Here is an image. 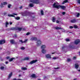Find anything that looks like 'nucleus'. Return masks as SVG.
Wrapping results in <instances>:
<instances>
[{"label":"nucleus","mask_w":80,"mask_h":80,"mask_svg":"<svg viewBox=\"0 0 80 80\" xmlns=\"http://www.w3.org/2000/svg\"><path fill=\"white\" fill-rule=\"evenodd\" d=\"M56 2L54 3V4L52 5L53 8H57V9H59V8H62V10H65V8H66V7L64 6H61L60 5H57Z\"/></svg>","instance_id":"1"},{"label":"nucleus","mask_w":80,"mask_h":80,"mask_svg":"<svg viewBox=\"0 0 80 80\" xmlns=\"http://www.w3.org/2000/svg\"><path fill=\"white\" fill-rule=\"evenodd\" d=\"M42 49V52L43 53V54H45V53H46V52H47V51H46V50H45V48H46V46L45 45H42L41 47Z\"/></svg>","instance_id":"2"},{"label":"nucleus","mask_w":80,"mask_h":80,"mask_svg":"<svg viewBox=\"0 0 80 80\" xmlns=\"http://www.w3.org/2000/svg\"><path fill=\"white\" fill-rule=\"evenodd\" d=\"M25 13V15H24V14H23V15L24 16H27L29 15H30L31 14V12H28V11H25L24 12Z\"/></svg>","instance_id":"3"},{"label":"nucleus","mask_w":80,"mask_h":80,"mask_svg":"<svg viewBox=\"0 0 80 80\" xmlns=\"http://www.w3.org/2000/svg\"><path fill=\"white\" fill-rule=\"evenodd\" d=\"M22 29V28H20L18 27L16 28L14 27V30H18L19 31H21Z\"/></svg>","instance_id":"4"},{"label":"nucleus","mask_w":80,"mask_h":80,"mask_svg":"<svg viewBox=\"0 0 80 80\" xmlns=\"http://www.w3.org/2000/svg\"><path fill=\"white\" fill-rule=\"evenodd\" d=\"M38 61V60H37V59L33 60L30 62L29 63V64H31V65H32L33 64V63H36Z\"/></svg>","instance_id":"5"},{"label":"nucleus","mask_w":80,"mask_h":80,"mask_svg":"<svg viewBox=\"0 0 80 80\" xmlns=\"http://www.w3.org/2000/svg\"><path fill=\"white\" fill-rule=\"evenodd\" d=\"M6 42H5V40L2 39L0 40V45H2V44H3V43H5Z\"/></svg>","instance_id":"6"},{"label":"nucleus","mask_w":80,"mask_h":80,"mask_svg":"<svg viewBox=\"0 0 80 80\" xmlns=\"http://www.w3.org/2000/svg\"><path fill=\"white\" fill-rule=\"evenodd\" d=\"M37 46H40V45L42 44V42L40 40H38L37 41Z\"/></svg>","instance_id":"7"},{"label":"nucleus","mask_w":80,"mask_h":80,"mask_svg":"<svg viewBox=\"0 0 80 80\" xmlns=\"http://www.w3.org/2000/svg\"><path fill=\"white\" fill-rule=\"evenodd\" d=\"M77 22V20L76 19L74 18L72 20H71L70 22L71 23H76Z\"/></svg>","instance_id":"8"},{"label":"nucleus","mask_w":80,"mask_h":80,"mask_svg":"<svg viewBox=\"0 0 80 80\" xmlns=\"http://www.w3.org/2000/svg\"><path fill=\"white\" fill-rule=\"evenodd\" d=\"M13 75V72H11V73L9 74L8 77V79H9L12 77V75Z\"/></svg>","instance_id":"9"},{"label":"nucleus","mask_w":80,"mask_h":80,"mask_svg":"<svg viewBox=\"0 0 80 80\" xmlns=\"http://www.w3.org/2000/svg\"><path fill=\"white\" fill-rule=\"evenodd\" d=\"M10 42L11 44H14V43H15V41L14 39H11L10 40Z\"/></svg>","instance_id":"10"},{"label":"nucleus","mask_w":80,"mask_h":80,"mask_svg":"<svg viewBox=\"0 0 80 80\" xmlns=\"http://www.w3.org/2000/svg\"><path fill=\"white\" fill-rule=\"evenodd\" d=\"M80 40H79L78 39H77L75 41V43L76 44V45H77V44L80 43Z\"/></svg>","instance_id":"11"},{"label":"nucleus","mask_w":80,"mask_h":80,"mask_svg":"<svg viewBox=\"0 0 80 80\" xmlns=\"http://www.w3.org/2000/svg\"><path fill=\"white\" fill-rule=\"evenodd\" d=\"M75 68H76V69H78V67H79V65L77 63H76L74 65Z\"/></svg>","instance_id":"12"},{"label":"nucleus","mask_w":80,"mask_h":80,"mask_svg":"<svg viewBox=\"0 0 80 80\" xmlns=\"http://www.w3.org/2000/svg\"><path fill=\"white\" fill-rule=\"evenodd\" d=\"M46 56L47 58L51 59L52 58L51 57V56L49 54H46Z\"/></svg>","instance_id":"13"},{"label":"nucleus","mask_w":80,"mask_h":80,"mask_svg":"<svg viewBox=\"0 0 80 80\" xmlns=\"http://www.w3.org/2000/svg\"><path fill=\"white\" fill-rule=\"evenodd\" d=\"M7 31H10V30H14V27L11 28L9 29H6Z\"/></svg>","instance_id":"14"},{"label":"nucleus","mask_w":80,"mask_h":80,"mask_svg":"<svg viewBox=\"0 0 80 80\" xmlns=\"http://www.w3.org/2000/svg\"><path fill=\"white\" fill-rule=\"evenodd\" d=\"M31 77L32 78H36L37 77H36L35 74H33L31 75Z\"/></svg>","instance_id":"15"},{"label":"nucleus","mask_w":80,"mask_h":80,"mask_svg":"<svg viewBox=\"0 0 80 80\" xmlns=\"http://www.w3.org/2000/svg\"><path fill=\"white\" fill-rule=\"evenodd\" d=\"M55 28L56 30H62L63 29L61 27H56Z\"/></svg>","instance_id":"16"},{"label":"nucleus","mask_w":80,"mask_h":80,"mask_svg":"<svg viewBox=\"0 0 80 80\" xmlns=\"http://www.w3.org/2000/svg\"><path fill=\"white\" fill-rule=\"evenodd\" d=\"M28 40L27 39H25L24 41H22V40H20V42H21L22 43H25V42H27Z\"/></svg>","instance_id":"17"},{"label":"nucleus","mask_w":80,"mask_h":80,"mask_svg":"<svg viewBox=\"0 0 80 80\" xmlns=\"http://www.w3.org/2000/svg\"><path fill=\"white\" fill-rule=\"evenodd\" d=\"M21 70H27V68L26 67H22Z\"/></svg>","instance_id":"18"},{"label":"nucleus","mask_w":80,"mask_h":80,"mask_svg":"<svg viewBox=\"0 0 80 80\" xmlns=\"http://www.w3.org/2000/svg\"><path fill=\"white\" fill-rule=\"evenodd\" d=\"M8 17H15V16H14V15H12V14H9L8 15Z\"/></svg>","instance_id":"19"},{"label":"nucleus","mask_w":80,"mask_h":80,"mask_svg":"<svg viewBox=\"0 0 80 80\" xmlns=\"http://www.w3.org/2000/svg\"><path fill=\"white\" fill-rule=\"evenodd\" d=\"M32 40H35V41H36L37 40V38H31Z\"/></svg>","instance_id":"20"},{"label":"nucleus","mask_w":80,"mask_h":80,"mask_svg":"<svg viewBox=\"0 0 80 80\" xmlns=\"http://www.w3.org/2000/svg\"><path fill=\"white\" fill-rule=\"evenodd\" d=\"M23 60H29V58L28 57H25L24 59H23Z\"/></svg>","instance_id":"21"},{"label":"nucleus","mask_w":80,"mask_h":80,"mask_svg":"<svg viewBox=\"0 0 80 80\" xmlns=\"http://www.w3.org/2000/svg\"><path fill=\"white\" fill-rule=\"evenodd\" d=\"M15 58H11L9 59V62H12V61H13V59H15Z\"/></svg>","instance_id":"22"},{"label":"nucleus","mask_w":80,"mask_h":80,"mask_svg":"<svg viewBox=\"0 0 80 80\" xmlns=\"http://www.w3.org/2000/svg\"><path fill=\"white\" fill-rule=\"evenodd\" d=\"M67 2H68V0H65L62 2V4H65V3H67Z\"/></svg>","instance_id":"23"},{"label":"nucleus","mask_w":80,"mask_h":80,"mask_svg":"<svg viewBox=\"0 0 80 80\" xmlns=\"http://www.w3.org/2000/svg\"><path fill=\"white\" fill-rule=\"evenodd\" d=\"M15 19H16V20H20V17H17L15 18Z\"/></svg>","instance_id":"24"},{"label":"nucleus","mask_w":80,"mask_h":80,"mask_svg":"<svg viewBox=\"0 0 80 80\" xmlns=\"http://www.w3.org/2000/svg\"><path fill=\"white\" fill-rule=\"evenodd\" d=\"M41 13L42 15H44L43 11V10H41Z\"/></svg>","instance_id":"25"},{"label":"nucleus","mask_w":80,"mask_h":80,"mask_svg":"<svg viewBox=\"0 0 80 80\" xmlns=\"http://www.w3.org/2000/svg\"><path fill=\"white\" fill-rule=\"evenodd\" d=\"M52 21L53 22H55V17L52 18Z\"/></svg>","instance_id":"26"},{"label":"nucleus","mask_w":80,"mask_h":80,"mask_svg":"<svg viewBox=\"0 0 80 80\" xmlns=\"http://www.w3.org/2000/svg\"><path fill=\"white\" fill-rule=\"evenodd\" d=\"M29 6L30 7H33V4L32 3H30L29 4Z\"/></svg>","instance_id":"27"},{"label":"nucleus","mask_w":80,"mask_h":80,"mask_svg":"<svg viewBox=\"0 0 80 80\" xmlns=\"http://www.w3.org/2000/svg\"><path fill=\"white\" fill-rule=\"evenodd\" d=\"M1 8H3V7H4V6H3V3H1Z\"/></svg>","instance_id":"28"},{"label":"nucleus","mask_w":80,"mask_h":80,"mask_svg":"<svg viewBox=\"0 0 80 80\" xmlns=\"http://www.w3.org/2000/svg\"><path fill=\"white\" fill-rule=\"evenodd\" d=\"M11 6H12V5L10 4H8V8H10V7H11Z\"/></svg>","instance_id":"29"},{"label":"nucleus","mask_w":80,"mask_h":80,"mask_svg":"<svg viewBox=\"0 0 80 80\" xmlns=\"http://www.w3.org/2000/svg\"><path fill=\"white\" fill-rule=\"evenodd\" d=\"M69 47V48H75V47L73 45H70Z\"/></svg>","instance_id":"30"},{"label":"nucleus","mask_w":80,"mask_h":80,"mask_svg":"<svg viewBox=\"0 0 80 80\" xmlns=\"http://www.w3.org/2000/svg\"><path fill=\"white\" fill-rule=\"evenodd\" d=\"M73 27L74 28H78V26L76 25H74Z\"/></svg>","instance_id":"31"},{"label":"nucleus","mask_w":80,"mask_h":80,"mask_svg":"<svg viewBox=\"0 0 80 80\" xmlns=\"http://www.w3.org/2000/svg\"><path fill=\"white\" fill-rule=\"evenodd\" d=\"M71 61V59L70 58H68L67 59V62H70Z\"/></svg>","instance_id":"32"},{"label":"nucleus","mask_w":80,"mask_h":80,"mask_svg":"<svg viewBox=\"0 0 80 80\" xmlns=\"http://www.w3.org/2000/svg\"><path fill=\"white\" fill-rule=\"evenodd\" d=\"M3 4L4 5H7V2H3Z\"/></svg>","instance_id":"33"},{"label":"nucleus","mask_w":80,"mask_h":80,"mask_svg":"<svg viewBox=\"0 0 80 80\" xmlns=\"http://www.w3.org/2000/svg\"><path fill=\"white\" fill-rule=\"evenodd\" d=\"M4 68H5L4 67H1L0 68L1 70H3Z\"/></svg>","instance_id":"34"},{"label":"nucleus","mask_w":80,"mask_h":80,"mask_svg":"<svg viewBox=\"0 0 80 80\" xmlns=\"http://www.w3.org/2000/svg\"><path fill=\"white\" fill-rule=\"evenodd\" d=\"M66 40L67 42H69L70 41V39H66Z\"/></svg>","instance_id":"35"},{"label":"nucleus","mask_w":80,"mask_h":80,"mask_svg":"<svg viewBox=\"0 0 80 80\" xmlns=\"http://www.w3.org/2000/svg\"><path fill=\"white\" fill-rule=\"evenodd\" d=\"M13 37H15V38H17V34H14Z\"/></svg>","instance_id":"36"},{"label":"nucleus","mask_w":80,"mask_h":80,"mask_svg":"<svg viewBox=\"0 0 80 80\" xmlns=\"http://www.w3.org/2000/svg\"><path fill=\"white\" fill-rule=\"evenodd\" d=\"M25 49V48L24 47H22L21 48V50H24Z\"/></svg>","instance_id":"37"},{"label":"nucleus","mask_w":80,"mask_h":80,"mask_svg":"<svg viewBox=\"0 0 80 80\" xmlns=\"http://www.w3.org/2000/svg\"><path fill=\"white\" fill-rule=\"evenodd\" d=\"M80 16V13H78L77 15V17H78Z\"/></svg>","instance_id":"38"},{"label":"nucleus","mask_w":80,"mask_h":80,"mask_svg":"<svg viewBox=\"0 0 80 80\" xmlns=\"http://www.w3.org/2000/svg\"><path fill=\"white\" fill-rule=\"evenodd\" d=\"M65 13H66L65 12H62V14L63 15H65Z\"/></svg>","instance_id":"39"},{"label":"nucleus","mask_w":80,"mask_h":80,"mask_svg":"<svg viewBox=\"0 0 80 80\" xmlns=\"http://www.w3.org/2000/svg\"><path fill=\"white\" fill-rule=\"evenodd\" d=\"M7 12H5L3 13V15H7Z\"/></svg>","instance_id":"40"},{"label":"nucleus","mask_w":80,"mask_h":80,"mask_svg":"<svg viewBox=\"0 0 80 80\" xmlns=\"http://www.w3.org/2000/svg\"><path fill=\"white\" fill-rule=\"evenodd\" d=\"M6 25H9V23L8 22H6Z\"/></svg>","instance_id":"41"},{"label":"nucleus","mask_w":80,"mask_h":80,"mask_svg":"<svg viewBox=\"0 0 80 80\" xmlns=\"http://www.w3.org/2000/svg\"><path fill=\"white\" fill-rule=\"evenodd\" d=\"M78 3H79V4H80V0H78Z\"/></svg>","instance_id":"42"},{"label":"nucleus","mask_w":80,"mask_h":80,"mask_svg":"<svg viewBox=\"0 0 80 80\" xmlns=\"http://www.w3.org/2000/svg\"><path fill=\"white\" fill-rule=\"evenodd\" d=\"M30 32H27L26 33V35H29V34H30Z\"/></svg>","instance_id":"43"},{"label":"nucleus","mask_w":80,"mask_h":80,"mask_svg":"<svg viewBox=\"0 0 80 80\" xmlns=\"http://www.w3.org/2000/svg\"><path fill=\"white\" fill-rule=\"evenodd\" d=\"M73 59H76L77 58V57H74L73 58Z\"/></svg>","instance_id":"44"},{"label":"nucleus","mask_w":80,"mask_h":80,"mask_svg":"<svg viewBox=\"0 0 80 80\" xmlns=\"http://www.w3.org/2000/svg\"><path fill=\"white\" fill-rule=\"evenodd\" d=\"M6 58L7 60H8V59H9V58H10V57H6Z\"/></svg>","instance_id":"45"},{"label":"nucleus","mask_w":80,"mask_h":80,"mask_svg":"<svg viewBox=\"0 0 80 80\" xmlns=\"http://www.w3.org/2000/svg\"><path fill=\"white\" fill-rule=\"evenodd\" d=\"M52 58L53 59V60H55V59H57V58H56V57H53Z\"/></svg>","instance_id":"46"},{"label":"nucleus","mask_w":80,"mask_h":80,"mask_svg":"<svg viewBox=\"0 0 80 80\" xmlns=\"http://www.w3.org/2000/svg\"><path fill=\"white\" fill-rule=\"evenodd\" d=\"M65 47H63L62 48V50H63V49H64V48H65Z\"/></svg>","instance_id":"47"},{"label":"nucleus","mask_w":80,"mask_h":80,"mask_svg":"<svg viewBox=\"0 0 80 80\" xmlns=\"http://www.w3.org/2000/svg\"><path fill=\"white\" fill-rule=\"evenodd\" d=\"M12 15H17V14H15V13H12Z\"/></svg>","instance_id":"48"},{"label":"nucleus","mask_w":80,"mask_h":80,"mask_svg":"<svg viewBox=\"0 0 80 80\" xmlns=\"http://www.w3.org/2000/svg\"><path fill=\"white\" fill-rule=\"evenodd\" d=\"M26 29L25 28H22V31H24Z\"/></svg>","instance_id":"49"},{"label":"nucleus","mask_w":80,"mask_h":80,"mask_svg":"<svg viewBox=\"0 0 80 80\" xmlns=\"http://www.w3.org/2000/svg\"><path fill=\"white\" fill-rule=\"evenodd\" d=\"M56 23H59V21L56 20Z\"/></svg>","instance_id":"50"},{"label":"nucleus","mask_w":80,"mask_h":80,"mask_svg":"<svg viewBox=\"0 0 80 80\" xmlns=\"http://www.w3.org/2000/svg\"><path fill=\"white\" fill-rule=\"evenodd\" d=\"M70 28H73V26H70Z\"/></svg>","instance_id":"51"},{"label":"nucleus","mask_w":80,"mask_h":80,"mask_svg":"<svg viewBox=\"0 0 80 80\" xmlns=\"http://www.w3.org/2000/svg\"><path fill=\"white\" fill-rule=\"evenodd\" d=\"M58 68H54V69H58Z\"/></svg>","instance_id":"52"},{"label":"nucleus","mask_w":80,"mask_h":80,"mask_svg":"<svg viewBox=\"0 0 80 80\" xmlns=\"http://www.w3.org/2000/svg\"><path fill=\"white\" fill-rule=\"evenodd\" d=\"M10 25H12V22H11L9 23Z\"/></svg>","instance_id":"53"},{"label":"nucleus","mask_w":80,"mask_h":80,"mask_svg":"<svg viewBox=\"0 0 80 80\" xmlns=\"http://www.w3.org/2000/svg\"><path fill=\"white\" fill-rule=\"evenodd\" d=\"M12 80H17V79H16V78H13Z\"/></svg>","instance_id":"54"},{"label":"nucleus","mask_w":80,"mask_h":80,"mask_svg":"<svg viewBox=\"0 0 80 80\" xmlns=\"http://www.w3.org/2000/svg\"><path fill=\"white\" fill-rule=\"evenodd\" d=\"M47 78V77H46V76H44V79H45V78Z\"/></svg>","instance_id":"55"},{"label":"nucleus","mask_w":80,"mask_h":80,"mask_svg":"<svg viewBox=\"0 0 80 80\" xmlns=\"http://www.w3.org/2000/svg\"><path fill=\"white\" fill-rule=\"evenodd\" d=\"M19 8L20 9H22V6H21Z\"/></svg>","instance_id":"56"},{"label":"nucleus","mask_w":80,"mask_h":80,"mask_svg":"<svg viewBox=\"0 0 80 80\" xmlns=\"http://www.w3.org/2000/svg\"><path fill=\"white\" fill-rule=\"evenodd\" d=\"M32 18H35V16H34L32 17Z\"/></svg>","instance_id":"57"},{"label":"nucleus","mask_w":80,"mask_h":80,"mask_svg":"<svg viewBox=\"0 0 80 80\" xmlns=\"http://www.w3.org/2000/svg\"><path fill=\"white\" fill-rule=\"evenodd\" d=\"M6 64H7L8 63V62H6Z\"/></svg>","instance_id":"58"},{"label":"nucleus","mask_w":80,"mask_h":80,"mask_svg":"<svg viewBox=\"0 0 80 80\" xmlns=\"http://www.w3.org/2000/svg\"><path fill=\"white\" fill-rule=\"evenodd\" d=\"M77 80V78H76L74 79L73 80Z\"/></svg>","instance_id":"59"},{"label":"nucleus","mask_w":80,"mask_h":80,"mask_svg":"<svg viewBox=\"0 0 80 80\" xmlns=\"http://www.w3.org/2000/svg\"><path fill=\"white\" fill-rule=\"evenodd\" d=\"M21 75L20 74L19 75V77H21Z\"/></svg>","instance_id":"60"},{"label":"nucleus","mask_w":80,"mask_h":80,"mask_svg":"<svg viewBox=\"0 0 80 80\" xmlns=\"http://www.w3.org/2000/svg\"><path fill=\"white\" fill-rule=\"evenodd\" d=\"M6 27H8V26H7V25L6 24Z\"/></svg>","instance_id":"61"},{"label":"nucleus","mask_w":80,"mask_h":80,"mask_svg":"<svg viewBox=\"0 0 80 80\" xmlns=\"http://www.w3.org/2000/svg\"><path fill=\"white\" fill-rule=\"evenodd\" d=\"M38 80H41L40 79H38Z\"/></svg>","instance_id":"62"},{"label":"nucleus","mask_w":80,"mask_h":80,"mask_svg":"<svg viewBox=\"0 0 80 80\" xmlns=\"http://www.w3.org/2000/svg\"><path fill=\"white\" fill-rule=\"evenodd\" d=\"M78 72H80V70H78Z\"/></svg>","instance_id":"63"},{"label":"nucleus","mask_w":80,"mask_h":80,"mask_svg":"<svg viewBox=\"0 0 80 80\" xmlns=\"http://www.w3.org/2000/svg\"><path fill=\"white\" fill-rule=\"evenodd\" d=\"M55 53L53 52V53H52V54H54Z\"/></svg>","instance_id":"64"}]
</instances>
